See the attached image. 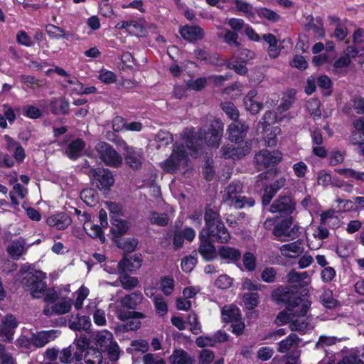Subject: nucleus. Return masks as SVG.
I'll list each match as a JSON object with an SVG mask.
<instances>
[{"label":"nucleus","instance_id":"obj_54","mask_svg":"<svg viewBox=\"0 0 364 364\" xmlns=\"http://www.w3.org/2000/svg\"><path fill=\"white\" fill-rule=\"evenodd\" d=\"M224 41L230 46L239 48L241 45L238 41V34L236 32L232 31L229 29L225 30Z\"/></svg>","mask_w":364,"mask_h":364},{"label":"nucleus","instance_id":"obj_40","mask_svg":"<svg viewBox=\"0 0 364 364\" xmlns=\"http://www.w3.org/2000/svg\"><path fill=\"white\" fill-rule=\"evenodd\" d=\"M309 317L302 316V317H297L296 319L292 320L289 323V328L292 331L304 333L309 326Z\"/></svg>","mask_w":364,"mask_h":364},{"label":"nucleus","instance_id":"obj_63","mask_svg":"<svg viewBox=\"0 0 364 364\" xmlns=\"http://www.w3.org/2000/svg\"><path fill=\"white\" fill-rule=\"evenodd\" d=\"M197 259L193 256H188L183 258L181 261V268L185 272H190L196 266Z\"/></svg>","mask_w":364,"mask_h":364},{"label":"nucleus","instance_id":"obj_17","mask_svg":"<svg viewBox=\"0 0 364 364\" xmlns=\"http://www.w3.org/2000/svg\"><path fill=\"white\" fill-rule=\"evenodd\" d=\"M309 306V302L298 295L287 305V310L289 314H292L294 317H302V316H306Z\"/></svg>","mask_w":364,"mask_h":364},{"label":"nucleus","instance_id":"obj_21","mask_svg":"<svg viewBox=\"0 0 364 364\" xmlns=\"http://www.w3.org/2000/svg\"><path fill=\"white\" fill-rule=\"evenodd\" d=\"M257 95V90L252 89L247 92L243 100L245 109L252 114L259 113L263 108V104L255 100Z\"/></svg>","mask_w":364,"mask_h":364},{"label":"nucleus","instance_id":"obj_29","mask_svg":"<svg viewBox=\"0 0 364 364\" xmlns=\"http://www.w3.org/2000/svg\"><path fill=\"white\" fill-rule=\"evenodd\" d=\"M26 242L23 239L12 241L7 247L8 254L14 259H18L26 252Z\"/></svg>","mask_w":364,"mask_h":364},{"label":"nucleus","instance_id":"obj_20","mask_svg":"<svg viewBox=\"0 0 364 364\" xmlns=\"http://www.w3.org/2000/svg\"><path fill=\"white\" fill-rule=\"evenodd\" d=\"M181 36L190 42L199 41L203 38V29L198 26H185L180 29Z\"/></svg>","mask_w":364,"mask_h":364},{"label":"nucleus","instance_id":"obj_16","mask_svg":"<svg viewBox=\"0 0 364 364\" xmlns=\"http://www.w3.org/2000/svg\"><path fill=\"white\" fill-rule=\"evenodd\" d=\"M124 149L126 150L125 160L127 164L134 169L141 168L143 161V151L141 149H135L129 147L125 142Z\"/></svg>","mask_w":364,"mask_h":364},{"label":"nucleus","instance_id":"obj_14","mask_svg":"<svg viewBox=\"0 0 364 364\" xmlns=\"http://www.w3.org/2000/svg\"><path fill=\"white\" fill-rule=\"evenodd\" d=\"M287 184V178L284 176H280L277 178L272 184L265 187L262 198V204L267 205L276 193Z\"/></svg>","mask_w":364,"mask_h":364},{"label":"nucleus","instance_id":"obj_56","mask_svg":"<svg viewBox=\"0 0 364 364\" xmlns=\"http://www.w3.org/2000/svg\"><path fill=\"white\" fill-rule=\"evenodd\" d=\"M215 358L214 353L209 349H203L198 355V364H210Z\"/></svg>","mask_w":364,"mask_h":364},{"label":"nucleus","instance_id":"obj_39","mask_svg":"<svg viewBox=\"0 0 364 364\" xmlns=\"http://www.w3.org/2000/svg\"><path fill=\"white\" fill-rule=\"evenodd\" d=\"M83 228L90 237L93 238L98 237L102 243L105 242V237L100 225L93 224L92 222L85 223V224L83 225Z\"/></svg>","mask_w":364,"mask_h":364},{"label":"nucleus","instance_id":"obj_38","mask_svg":"<svg viewBox=\"0 0 364 364\" xmlns=\"http://www.w3.org/2000/svg\"><path fill=\"white\" fill-rule=\"evenodd\" d=\"M281 253L285 257H293L292 254H299L302 251L301 243L299 240L286 244L280 247Z\"/></svg>","mask_w":364,"mask_h":364},{"label":"nucleus","instance_id":"obj_37","mask_svg":"<svg viewBox=\"0 0 364 364\" xmlns=\"http://www.w3.org/2000/svg\"><path fill=\"white\" fill-rule=\"evenodd\" d=\"M85 143L82 139H77L72 141L68 146L66 154L70 159H76L80 155V152L85 148Z\"/></svg>","mask_w":364,"mask_h":364},{"label":"nucleus","instance_id":"obj_61","mask_svg":"<svg viewBox=\"0 0 364 364\" xmlns=\"http://www.w3.org/2000/svg\"><path fill=\"white\" fill-rule=\"evenodd\" d=\"M243 298L244 302L249 309H254L258 304V294L257 293H246Z\"/></svg>","mask_w":364,"mask_h":364},{"label":"nucleus","instance_id":"obj_32","mask_svg":"<svg viewBox=\"0 0 364 364\" xmlns=\"http://www.w3.org/2000/svg\"><path fill=\"white\" fill-rule=\"evenodd\" d=\"M128 230V225L126 221L120 218H112V227L110 232L116 238L120 237L124 235Z\"/></svg>","mask_w":364,"mask_h":364},{"label":"nucleus","instance_id":"obj_8","mask_svg":"<svg viewBox=\"0 0 364 364\" xmlns=\"http://www.w3.org/2000/svg\"><path fill=\"white\" fill-rule=\"evenodd\" d=\"M295 210L296 202L290 195H280L269 208L272 213H279L287 216L291 215Z\"/></svg>","mask_w":364,"mask_h":364},{"label":"nucleus","instance_id":"obj_64","mask_svg":"<svg viewBox=\"0 0 364 364\" xmlns=\"http://www.w3.org/2000/svg\"><path fill=\"white\" fill-rule=\"evenodd\" d=\"M144 364H165L164 360L156 354L147 353L142 358Z\"/></svg>","mask_w":364,"mask_h":364},{"label":"nucleus","instance_id":"obj_31","mask_svg":"<svg viewBox=\"0 0 364 364\" xmlns=\"http://www.w3.org/2000/svg\"><path fill=\"white\" fill-rule=\"evenodd\" d=\"M218 255L223 259L229 262H236L241 257V252L239 250L229 246L219 247Z\"/></svg>","mask_w":364,"mask_h":364},{"label":"nucleus","instance_id":"obj_51","mask_svg":"<svg viewBox=\"0 0 364 364\" xmlns=\"http://www.w3.org/2000/svg\"><path fill=\"white\" fill-rule=\"evenodd\" d=\"M338 341V340L336 337H333V336L331 337V336H321L319 337L318 341L316 343V348L322 349L326 353L325 348L327 346H331L336 344V343Z\"/></svg>","mask_w":364,"mask_h":364},{"label":"nucleus","instance_id":"obj_59","mask_svg":"<svg viewBox=\"0 0 364 364\" xmlns=\"http://www.w3.org/2000/svg\"><path fill=\"white\" fill-rule=\"evenodd\" d=\"M161 290L166 295H170L174 287V280L171 277H164L161 279Z\"/></svg>","mask_w":364,"mask_h":364},{"label":"nucleus","instance_id":"obj_44","mask_svg":"<svg viewBox=\"0 0 364 364\" xmlns=\"http://www.w3.org/2000/svg\"><path fill=\"white\" fill-rule=\"evenodd\" d=\"M295 100V92L294 90L289 91L282 99L280 105L277 107L279 113L287 111L293 105Z\"/></svg>","mask_w":364,"mask_h":364},{"label":"nucleus","instance_id":"obj_36","mask_svg":"<svg viewBox=\"0 0 364 364\" xmlns=\"http://www.w3.org/2000/svg\"><path fill=\"white\" fill-rule=\"evenodd\" d=\"M97 344L104 349L114 341L113 335L107 330L97 331L95 335Z\"/></svg>","mask_w":364,"mask_h":364},{"label":"nucleus","instance_id":"obj_47","mask_svg":"<svg viewBox=\"0 0 364 364\" xmlns=\"http://www.w3.org/2000/svg\"><path fill=\"white\" fill-rule=\"evenodd\" d=\"M80 198L87 205H94L97 202V193L92 188H85L80 192Z\"/></svg>","mask_w":364,"mask_h":364},{"label":"nucleus","instance_id":"obj_62","mask_svg":"<svg viewBox=\"0 0 364 364\" xmlns=\"http://www.w3.org/2000/svg\"><path fill=\"white\" fill-rule=\"evenodd\" d=\"M73 348L71 346L63 348L60 353V362L65 364H70L73 360Z\"/></svg>","mask_w":364,"mask_h":364},{"label":"nucleus","instance_id":"obj_30","mask_svg":"<svg viewBox=\"0 0 364 364\" xmlns=\"http://www.w3.org/2000/svg\"><path fill=\"white\" fill-rule=\"evenodd\" d=\"M50 107L54 114H67L69 112V102L65 98H53L50 102Z\"/></svg>","mask_w":364,"mask_h":364},{"label":"nucleus","instance_id":"obj_2","mask_svg":"<svg viewBox=\"0 0 364 364\" xmlns=\"http://www.w3.org/2000/svg\"><path fill=\"white\" fill-rule=\"evenodd\" d=\"M242 192L243 185L239 181H232L225 188L223 200L237 209L252 207L255 205V200L242 196Z\"/></svg>","mask_w":364,"mask_h":364},{"label":"nucleus","instance_id":"obj_49","mask_svg":"<svg viewBox=\"0 0 364 364\" xmlns=\"http://www.w3.org/2000/svg\"><path fill=\"white\" fill-rule=\"evenodd\" d=\"M154 303L157 314L160 316H164L167 314L168 306L165 299L161 295H156L154 297Z\"/></svg>","mask_w":364,"mask_h":364},{"label":"nucleus","instance_id":"obj_35","mask_svg":"<svg viewBox=\"0 0 364 364\" xmlns=\"http://www.w3.org/2000/svg\"><path fill=\"white\" fill-rule=\"evenodd\" d=\"M85 364H102V352L95 348H88L84 355Z\"/></svg>","mask_w":364,"mask_h":364},{"label":"nucleus","instance_id":"obj_13","mask_svg":"<svg viewBox=\"0 0 364 364\" xmlns=\"http://www.w3.org/2000/svg\"><path fill=\"white\" fill-rule=\"evenodd\" d=\"M206 230L208 231L207 236L213 239V241L226 243L230 239V234L223 222Z\"/></svg>","mask_w":364,"mask_h":364},{"label":"nucleus","instance_id":"obj_55","mask_svg":"<svg viewBox=\"0 0 364 364\" xmlns=\"http://www.w3.org/2000/svg\"><path fill=\"white\" fill-rule=\"evenodd\" d=\"M103 350H106L108 353L109 359L112 361H116L119 359L120 355V350L117 342L113 341L108 346L105 347Z\"/></svg>","mask_w":364,"mask_h":364},{"label":"nucleus","instance_id":"obj_50","mask_svg":"<svg viewBox=\"0 0 364 364\" xmlns=\"http://www.w3.org/2000/svg\"><path fill=\"white\" fill-rule=\"evenodd\" d=\"M155 141L159 143L160 146H167L173 142L172 134L165 130H160L155 136Z\"/></svg>","mask_w":364,"mask_h":364},{"label":"nucleus","instance_id":"obj_23","mask_svg":"<svg viewBox=\"0 0 364 364\" xmlns=\"http://www.w3.org/2000/svg\"><path fill=\"white\" fill-rule=\"evenodd\" d=\"M71 218L64 213H60L48 217L46 223L49 226L55 227L58 230H64L71 223Z\"/></svg>","mask_w":364,"mask_h":364},{"label":"nucleus","instance_id":"obj_48","mask_svg":"<svg viewBox=\"0 0 364 364\" xmlns=\"http://www.w3.org/2000/svg\"><path fill=\"white\" fill-rule=\"evenodd\" d=\"M187 322L190 325V331L195 335H198L202 332L200 323L195 313H191L188 316Z\"/></svg>","mask_w":364,"mask_h":364},{"label":"nucleus","instance_id":"obj_18","mask_svg":"<svg viewBox=\"0 0 364 364\" xmlns=\"http://www.w3.org/2000/svg\"><path fill=\"white\" fill-rule=\"evenodd\" d=\"M298 296L294 289L289 287H279L272 293V299L278 304L285 303L287 306Z\"/></svg>","mask_w":364,"mask_h":364},{"label":"nucleus","instance_id":"obj_33","mask_svg":"<svg viewBox=\"0 0 364 364\" xmlns=\"http://www.w3.org/2000/svg\"><path fill=\"white\" fill-rule=\"evenodd\" d=\"M204 220L205 223L206 229L223 222L220 218L219 212L218 210L214 209L209 205L205 207Z\"/></svg>","mask_w":364,"mask_h":364},{"label":"nucleus","instance_id":"obj_1","mask_svg":"<svg viewBox=\"0 0 364 364\" xmlns=\"http://www.w3.org/2000/svg\"><path fill=\"white\" fill-rule=\"evenodd\" d=\"M209 123L208 130L200 128L198 134L193 129H185L181 134L183 142L176 143L171 156L161 164V167L167 173H176L181 166L187 165L188 154L195 157L205 144L210 147H218L223 134V122L217 118H207Z\"/></svg>","mask_w":364,"mask_h":364},{"label":"nucleus","instance_id":"obj_26","mask_svg":"<svg viewBox=\"0 0 364 364\" xmlns=\"http://www.w3.org/2000/svg\"><path fill=\"white\" fill-rule=\"evenodd\" d=\"M306 20L308 22L305 25V29L308 31H313L320 38H324L325 30L321 18L319 17L314 18L312 16H308Z\"/></svg>","mask_w":364,"mask_h":364},{"label":"nucleus","instance_id":"obj_27","mask_svg":"<svg viewBox=\"0 0 364 364\" xmlns=\"http://www.w3.org/2000/svg\"><path fill=\"white\" fill-rule=\"evenodd\" d=\"M141 265V259L139 257L134 256L123 259L118 263L117 267L120 273H125L138 269Z\"/></svg>","mask_w":364,"mask_h":364},{"label":"nucleus","instance_id":"obj_3","mask_svg":"<svg viewBox=\"0 0 364 364\" xmlns=\"http://www.w3.org/2000/svg\"><path fill=\"white\" fill-rule=\"evenodd\" d=\"M46 275L41 271L28 273L22 279V284L26 291H30L33 298H41L46 290L44 282Z\"/></svg>","mask_w":364,"mask_h":364},{"label":"nucleus","instance_id":"obj_42","mask_svg":"<svg viewBox=\"0 0 364 364\" xmlns=\"http://www.w3.org/2000/svg\"><path fill=\"white\" fill-rule=\"evenodd\" d=\"M220 107L231 120L238 121L240 112L232 102H223L220 104Z\"/></svg>","mask_w":364,"mask_h":364},{"label":"nucleus","instance_id":"obj_22","mask_svg":"<svg viewBox=\"0 0 364 364\" xmlns=\"http://www.w3.org/2000/svg\"><path fill=\"white\" fill-rule=\"evenodd\" d=\"M300 341L301 338L296 333H291L285 339L277 343V350L281 353H287L291 349L296 348Z\"/></svg>","mask_w":364,"mask_h":364},{"label":"nucleus","instance_id":"obj_53","mask_svg":"<svg viewBox=\"0 0 364 364\" xmlns=\"http://www.w3.org/2000/svg\"><path fill=\"white\" fill-rule=\"evenodd\" d=\"M71 306L70 301H61L53 305L52 311L56 314H64L70 311Z\"/></svg>","mask_w":364,"mask_h":364},{"label":"nucleus","instance_id":"obj_9","mask_svg":"<svg viewBox=\"0 0 364 364\" xmlns=\"http://www.w3.org/2000/svg\"><path fill=\"white\" fill-rule=\"evenodd\" d=\"M251 147V141H246L242 146L237 147L232 144L224 145L221 148L222 156L225 159H240L250 153Z\"/></svg>","mask_w":364,"mask_h":364},{"label":"nucleus","instance_id":"obj_5","mask_svg":"<svg viewBox=\"0 0 364 364\" xmlns=\"http://www.w3.org/2000/svg\"><path fill=\"white\" fill-rule=\"evenodd\" d=\"M95 151L100 159L107 165L117 168L122 164V156L108 143L98 142L95 146Z\"/></svg>","mask_w":364,"mask_h":364},{"label":"nucleus","instance_id":"obj_41","mask_svg":"<svg viewBox=\"0 0 364 364\" xmlns=\"http://www.w3.org/2000/svg\"><path fill=\"white\" fill-rule=\"evenodd\" d=\"M149 220L151 224L162 227L166 226L169 222V218L166 213L156 211L150 213Z\"/></svg>","mask_w":364,"mask_h":364},{"label":"nucleus","instance_id":"obj_43","mask_svg":"<svg viewBox=\"0 0 364 364\" xmlns=\"http://www.w3.org/2000/svg\"><path fill=\"white\" fill-rule=\"evenodd\" d=\"M335 171L347 178H353L357 181H364V172L357 171L350 168H336Z\"/></svg>","mask_w":364,"mask_h":364},{"label":"nucleus","instance_id":"obj_45","mask_svg":"<svg viewBox=\"0 0 364 364\" xmlns=\"http://www.w3.org/2000/svg\"><path fill=\"white\" fill-rule=\"evenodd\" d=\"M121 274L119 280L124 289L132 290L139 285V280L136 277L129 276L124 273Z\"/></svg>","mask_w":364,"mask_h":364},{"label":"nucleus","instance_id":"obj_34","mask_svg":"<svg viewBox=\"0 0 364 364\" xmlns=\"http://www.w3.org/2000/svg\"><path fill=\"white\" fill-rule=\"evenodd\" d=\"M221 314L222 318L225 322L238 321L241 316L240 309L233 305L225 306Z\"/></svg>","mask_w":364,"mask_h":364},{"label":"nucleus","instance_id":"obj_6","mask_svg":"<svg viewBox=\"0 0 364 364\" xmlns=\"http://www.w3.org/2000/svg\"><path fill=\"white\" fill-rule=\"evenodd\" d=\"M86 173L91 182L100 189L109 188L114 184L113 175L107 168H90Z\"/></svg>","mask_w":364,"mask_h":364},{"label":"nucleus","instance_id":"obj_19","mask_svg":"<svg viewBox=\"0 0 364 364\" xmlns=\"http://www.w3.org/2000/svg\"><path fill=\"white\" fill-rule=\"evenodd\" d=\"M58 334V331L56 330L38 332L33 335L32 343L38 348H42L49 342L54 341Z\"/></svg>","mask_w":364,"mask_h":364},{"label":"nucleus","instance_id":"obj_7","mask_svg":"<svg viewBox=\"0 0 364 364\" xmlns=\"http://www.w3.org/2000/svg\"><path fill=\"white\" fill-rule=\"evenodd\" d=\"M292 225L291 218L284 219L277 224L273 229V234L281 241L284 242L287 239L294 240L299 235V226Z\"/></svg>","mask_w":364,"mask_h":364},{"label":"nucleus","instance_id":"obj_11","mask_svg":"<svg viewBox=\"0 0 364 364\" xmlns=\"http://www.w3.org/2000/svg\"><path fill=\"white\" fill-rule=\"evenodd\" d=\"M248 129L249 127L245 122L240 120L232 122L228 128L229 139L232 142L240 144L244 141Z\"/></svg>","mask_w":364,"mask_h":364},{"label":"nucleus","instance_id":"obj_4","mask_svg":"<svg viewBox=\"0 0 364 364\" xmlns=\"http://www.w3.org/2000/svg\"><path fill=\"white\" fill-rule=\"evenodd\" d=\"M222 1L234 3L237 10L244 13L248 17L254 18L257 14L260 18H264L274 22L279 19V16L273 11L266 8L254 9L250 4L243 0H222Z\"/></svg>","mask_w":364,"mask_h":364},{"label":"nucleus","instance_id":"obj_12","mask_svg":"<svg viewBox=\"0 0 364 364\" xmlns=\"http://www.w3.org/2000/svg\"><path fill=\"white\" fill-rule=\"evenodd\" d=\"M17 326L16 319L11 314H8L2 318L0 324V337L4 341L11 342L13 340Z\"/></svg>","mask_w":364,"mask_h":364},{"label":"nucleus","instance_id":"obj_57","mask_svg":"<svg viewBox=\"0 0 364 364\" xmlns=\"http://www.w3.org/2000/svg\"><path fill=\"white\" fill-rule=\"evenodd\" d=\"M46 31L48 36L51 38H66L65 31L60 27L49 24L46 26Z\"/></svg>","mask_w":364,"mask_h":364},{"label":"nucleus","instance_id":"obj_10","mask_svg":"<svg viewBox=\"0 0 364 364\" xmlns=\"http://www.w3.org/2000/svg\"><path fill=\"white\" fill-rule=\"evenodd\" d=\"M281 159L282 154L280 152H270L268 150H262L255 156V163L259 169L277 164Z\"/></svg>","mask_w":364,"mask_h":364},{"label":"nucleus","instance_id":"obj_15","mask_svg":"<svg viewBox=\"0 0 364 364\" xmlns=\"http://www.w3.org/2000/svg\"><path fill=\"white\" fill-rule=\"evenodd\" d=\"M204 231L205 229H203L199 235L200 244L198 251L205 259L211 260L215 257V248L210 241L211 238L203 234Z\"/></svg>","mask_w":364,"mask_h":364},{"label":"nucleus","instance_id":"obj_52","mask_svg":"<svg viewBox=\"0 0 364 364\" xmlns=\"http://www.w3.org/2000/svg\"><path fill=\"white\" fill-rule=\"evenodd\" d=\"M321 300L326 308L332 309L337 305V301L333 298V293L330 290H325L321 296Z\"/></svg>","mask_w":364,"mask_h":364},{"label":"nucleus","instance_id":"obj_25","mask_svg":"<svg viewBox=\"0 0 364 364\" xmlns=\"http://www.w3.org/2000/svg\"><path fill=\"white\" fill-rule=\"evenodd\" d=\"M171 364H194L195 359L183 349H175L168 358Z\"/></svg>","mask_w":364,"mask_h":364},{"label":"nucleus","instance_id":"obj_60","mask_svg":"<svg viewBox=\"0 0 364 364\" xmlns=\"http://www.w3.org/2000/svg\"><path fill=\"white\" fill-rule=\"evenodd\" d=\"M232 279L227 274H222L215 280V285L221 289H226L231 287Z\"/></svg>","mask_w":364,"mask_h":364},{"label":"nucleus","instance_id":"obj_28","mask_svg":"<svg viewBox=\"0 0 364 364\" xmlns=\"http://www.w3.org/2000/svg\"><path fill=\"white\" fill-rule=\"evenodd\" d=\"M143 300L142 294L140 291H134L127 294L120 300L121 306L129 309H135Z\"/></svg>","mask_w":364,"mask_h":364},{"label":"nucleus","instance_id":"obj_58","mask_svg":"<svg viewBox=\"0 0 364 364\" xmlns=\"http://www.w3.org/2000/svg\"><path fill=\"white\" fill-rule=\"evenodd\" d=\"M89 294V289L85 287H81L77 291V298L74 304L75 308L77 310L82 306L84 300Z\"/></svg>","mask_w":364,"mask_h":364},{"label":"nucleus","instance_id":"obj_24","mask_svg":"<svg viewBox=\"0 0 364 364\" xmlns=\"http://www.w3.org/2000/svg\"><path fill=\"white\" fill-rule=\"evenodd\" d=\"M68 326L75 331H87L91 326V321L86 316L71 315L68 320Z\"/></svg>","mask_w":364,"mask_h":364},{"label":"nucleus","instance_id":"obj_46","mask_svg":"<svg viewBox=\"0 0 364 364\" xmlns=\"http://www.w3.org/2000/svg\"><path fill=\"white\" fill-rule=\"evenodd\" d=\"M320 105V101L317 98H311L306 102V107L309 113L316 118L321 115Z\"/></svg>","mask_w":364,"mask_h":364}]
</instances>
